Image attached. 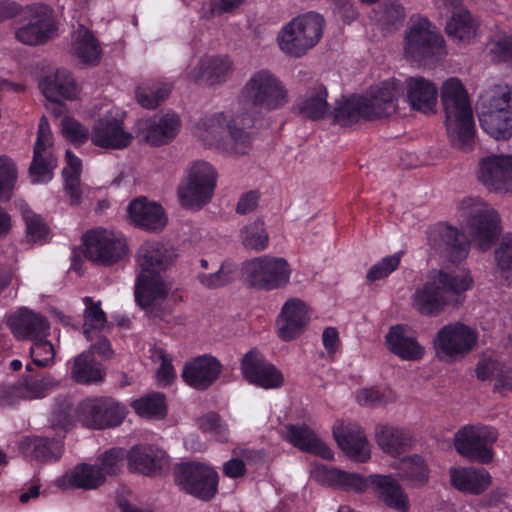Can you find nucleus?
Returning a JSON list of instances; mask_svg holds the SVG:
<instances>
[{"label": "nucleus", "mask_w": 512, "mask_h": 512, "mask_svg": "<svg viewBox=\"0 0 512 512\" xmlns=\"http://www.w3.org/2000/svg\"><path fill=\"white\" fill-rule=\"evenodd\" d=\"M385 339L388 349L402 360L417 361L424 356V347L407 326L391 327Z\"/></svg>", "instance_id": "33"}, {"label": "nucleus", "mask_w": 512, "mask_h": 512, "mask_svg": "<svg viewBox=\"0 0 512 512\" xmlns=\"http://www.w3.org/2000/svg\"><path fill=\"white\" fill-rule=\"evenodd\" d=\"M216 180L217 173L209 163L194 162L188 168L187 177L177 190L181 205L188 209H201L211 200Z\"/></svg>", "instance_id": "12"}, {"label": "nucleus", "mask_w": 512, "mask_h": 512, "mask_svg": "<svg viewBox=\"0 0 512 512\" xmlns=\"http://www.w3.org/2000/svg\"><path fill=\"white\" fill-rule=\"evenodd\" d=\"M39 86L49 101L73 100L78 94L75 81L66 70H57L55 73L47 75Z\"/></svg>", "instance_id": "39"}, {"label": "nucleus", "mask_w": 512, "mask_h": 512, "mask_svg": "<svg viewBox=\"0 0 512 512\" xmlns=\"http://www.w3.org/2000/svg\"><path fill=\"white\" fill-rule=\"evenodd\" d=\"M57 167V158L53 152V138L48 120L41 117L37 138L33 149V159L29 167V176L33 184L47 183L53 178Z\"/></svg>", "instance_id": "18"}, {"label": "nucleus", "mask_w": 512, "mask_h": 512, "mask_svg": "<svg viewBox=\"0 0 512 512\" xmlns=\"http://www.w3.org/2000/svg\"><path fill=\"white\" fill-rule=\"evenodd\" d=\"M400 261V252L384 257L370 268L367 273V279L373 282L387 277L398 268Z\"/></svg>", "instance_id": "62"}, {"label": "nucleus", "mask_w": 512, "mask_h": 512, "mask_svg": "<svg viewBox=\"0 0 512 512\" xmlns=\"http://www.w3.org/2000/svg\"><path fill=\"white\" fill-rule=\"evenodd\" d=\"M241 372L249 383L264 389H276L284 383L282 372L257 350H251L243 356Z\"/></svg>", "instance_id": "23"}, {"label": "nucleus", "mask_w": 512, "mask_h": 512, "mask_svg": "<svg viewBox=\"0 0 512 512\" xmlns=\"http://www.w3.org/2000/svg\"><path fill=\"white\" fill-rule=\"evenodd\" d=\"M369 481L376 497L385 506L398 512L409 511L408 495L392 475L374 474Z\"/></svg>", "instance_id": "31"}, {"label": "nucleus", "mask_w": 512, "mask_h": 512, "mask_svg": "<svg viewBox=\"0 0 512 512\" xmlns=\"http://www.w3.org/2000/svg\"><path fill=\"white\" fill-rule=\"evenodd\" d=\"M309 323V309L299 298L288 299L276 319L278 336L284 341L298 337Z\"/></svg>", "instance_id": "26"}, {"label": "nucleus", "mask_w": 512, "mask_h": 512, "mask_svg": "<svg viewBox=\"0 0 512 512\" xmlns=\"http://www.w3.org/2000/svg\"><path fill=\"white\" fill-rule=\"evenodd\" d=\"M254 118L229 112H213L202 116L195 125L194 134L205 145L221 148L233 154H245L250 147L251 127Z\"/></svg>", "instance_id": "2"}, {"label": "nucleus", "mask_w": 512, "mask_h": 512, "mask_svg": "<svg viewBox=\"0 0 512 512\" xmlns=\"http://www.w3.org/2000/svg\"><path fill=\"white\" fill-rule=\"evenodd\" d=\"M503 364L498 362L491 356L483 355L476 364L475 372L479 380H488L496 378V374L499 372Z\"/></svg>", "instance_id": "64"}, {"label": "nucleus", "mask_w": 512, "mask_h": 512, "mask_svg": "<svg viewBox=\"0 0 512 512\" xmlns=\"http://www.w3.org/2000/svg\"><path fill=\"white\" fill-rule=\"evenodd\" d=\"M60 382L51 374L28 375L15 384L0 387V402L11 405L20 399L34 400L47 396L59 386Z\"/></svg>", "instance_id": "20"}, {"label": "nucleus", "mask_w": 512, "mask_h": 512, "mask_svg": "<svg viewBox=\"0 0 512 512\" xmlns=\"http://www.w3.org/2000/svg\"><path fill=\"white\" fill-rule=\"evenodd\" d=\"M125 458V451L121 448H112L104 452L98 459V467L104 473L105 479L107 477L116 475L121 467Z\"/></svg>", "instance_id": "60"}, {"label": "nucleus", "mask_w": 512, "mask_h": 512, "mask_svg": "<svg viewBox=\"0 0 512 512\" xmlns=\"http://www.w3.org/2000/svg\"><path fill=\"white\" fill-rule=\"evenodd\" d=\"M240 98L257 112L281 109L289 101L286 86L268 69L252 73L241 90Z\"/></svg>", "instance_id": "8"}, {"label": "nucleus", "mask_w": 512, "mask_h": 512, "mask_svg": "<svg viewBox=\"0 0 512 512\" xmlns=\"http://www.w3.org/2000/svg\"><path fill=\"white\" fill-rule=\"evenodd\" d=\"M472 278L465 271L431 275L411 296L412 307L421 315L437 316L448 306L460 303V296L471 287Z\"/></svg>", "instance_id": "4"}, {"label": "nucleus", "mask_w": 512, "mask_h": 512, "mask_svg": "<svg viewBox=\"0 0 512 512\" xmlns=\"http://www.w3.org/2000/svg\"><path fill=\"white\" fill-rule=\"evenodd\" d=\"M104 374L100 363L96 362L93 357H90L89 353H81L74 359L71 376L77 383L91 384L101 382Z\"/></svg>", "instance_id": "47"}, {"label": "nucleus", "mask_w": 512, "mask_h": 512, "mask_svg": "<svg viewBox=\"0 0 512 512\" xmlns=\"http://www.w3.org/2000/svg\"><path fill=\"white\" fill-rule=\"evenodd\" d=\"M400 93V82L389 79L372 86L365 95L352 97L337 105L333 111L334 119L346 126L360 120L388 117L396 112Z\"/></svg>", "instance_id": "3"}, {"label": "nucleus", "mask_w": 512, "mask_h": 512, "mask_svg": "<svg viewBox=\"0 0 512 512\" xmlns=\"http://www.w3.org/2000/svg\"><path fill=\"white\" fill-rule=\"evenodd\" d=\"M72 50L82 62L90 65L98 63L101 54L98 41L83 25L72 34Z\"/></svg>", "instance_id": "44"}, {"label": "nucleus", "mask_w": 512, "mask_h": 512, "mask_svg": "<svg viewBox=\"0 0 512 512\" xmlns=\"http://www.w3.org/2000/svg\"><path fill=\"white\" fill-rule=\"evenodd\" d=\"M171 87L159 82H147L139 85L135 91V98L145 109H155L170 95Z\"/></svg>", "instance_id": "48"}, {"label": "nucleus", "mask_w": 512, "mask_h": 512, "mask_svg": "<svg viewBox=\"0 0 512 512\" xmlns=\"http://www.w3.org/2000/svg\"><path fill=\"white\" fill-rule=\"evenodd\" d=\"M428 242L432 249L447 256L452 262L465 258L468 253L466 236L445 224H437L429 229Z\"/></svg>", "instance_id": "25"}, {"label": "nucleus", "mask_w": 512, "mask_h": 512, "mask_svg": "<svg viewBox=\"0 0 512 512\" xmlns=\"http://www.w3.org/2000/svg\"><path fill=\"white\" fill-rule=\"evenodd\" d=\"M199 428L204 433H209L219 442H226L229 438V430L226 423L215 412H209L198 420Z\"/></svg>", "instance_id": "56"}, {"label": "nucleus", "mask_w": 512, "mask_h": 512, "mask_svg": "<svg viewBox=\"0 0 512 512\" xmlns=\"http://www.w3.org/2000/svg\"><path fill=\"white\" fill-rule=\"evenodd\" d=\"M319 481L347 491L362 492L368 487V480L356 473L321 467L316 473Z\"/></svg>", "instance_id": "42"}, {"label": "nucleus", "mask_w": 512, "mask_h": 512, "mask_svg": "<svg viewBox=\"0 0 512 512\" xmlns=\"http://www.w3.org/2000/svg\"><path fill=\"white\" fill-rule=\"evenodd\" d=\"M286 439L298 449L323 459H333L331 449L307 426L286 427Z\"/></svg>", "instance_id": "38"}, {"label": "nucleus", "mask_w": 512, "mask_h": 512, "mask_svg": "<svg viewBox=\"0 0 512 512\" xmlns=\"http://www.w3.org/2000/svg\"><path fill=\"white\" fill-rule=\"evenodd\" d=\"M393 466L399 471V477L412 487H421L428 482L427 464L418 455L405 457Z\"/></svg>", "instance_id": "46"}, {"label": "nucleus", "mask_w": 512, "mask_h": 512, "mask_svg": "<svg viewBox=\"0 0 512 512\" xmlns=\"http://www.w3.org/2000/svg\"><path fill=\"white\" fill-rule=\"evenodd\" d=\"M479 22L468 10L454 13L448 20L445 31L453 41L469 43L477 35Z\"/></svg>", "instance_id": "43"}, {"label": "nucleus", "mask_w": 512, "mask_h": 512, "mask_svg": "<svg viewBox=\"0 0 512 512\" xmlns=\"http://www.w3.org/2000/svg\"><path fill=\"white\" fill-rule=\"evenodd\" d=\"M477 179L491 192L512 191V154L489 155L478 163Z\"/></svg>", "instance_id": "21"}, {"label": "nucleus", "mask_w": 512, "mask_h": 512, "mask_svg": "<svg viewBox=\"0 0 512 512\" xmlns=\"http://www.w3.org/2000/svg\"><path fill=\"white\" fill-rule=\"evenodd\" d=\"M71 409L72 403L68 398L58 397L55 399L51 415V425L54 429L66 432L73 426Z\"/></svg>", "instance_id": "57"}, {"label": "nucleus", "mask_w": 512, "mask_h": 512, "mask_svg": "<svg viewBox=\"0 0 512 512\" xmlns=\"http://www.w3.org/2000/svg\"><path fill=\"white\" fill-rule=\"evenodd\" d=\"M497 268L507 283L512 281V234L502 237L498 247L494 251Z\"/></svg>", "instance_id": "55"}, {"label": "nucleus", "mask_w": 512, "mask_h": 512, "mask_svg": "<svg viewBox=\"0 0 512 512\" xmlns=\"http://www.w3.org/2000/svg\"><path fill=\"white\" fill-rule=\"evenodd\" d=\"M90 139L97 147L119 150L131 144L133 135L124 129L121 120L107 115L94 124Z\"/></svg>", "instance_id": "27"}, {"label": "nucleus", "mask_w": 512, "mask_h": 512, "mask_svg": "<svg viewBox=\"0 0 512 512\" xmlns=\"http://www.w3.org/2000/svg\"><path fill=\"white\" fill-rule=\"evenodd\" d=\"M83 302L86 306L83 315V333L88 341H92L93 334L100 333L108 327L107 319L100 307V302L95 303L90 297H85Z\"/></svg>", "instance_id": "49"}, {"label": "nucleus", "mask_w": 512, "mask_h": 512, "mask_svg": "<svg viewBox=\"0 0 512 512\" xmlns=\"http://www.w3.org/2000/svg\"><path fill=\"white\" fill-rule=\"evenodd\" d=\"M18 208L26 225V237L34 243H44L49 234V228L39 214H36L25 202H19Z\"/></svg>", "instance_id": "50"}, {"label": "nucleus", "mask_w": 512, "mask_h": 512, "mask_svg": "<svg viewBox=\"0 0 512 512\" xmlns=\"http://www.w3.org/2000/svg\"><path fill=\"white\" fill-rule=\"evenodd\" d=\"M150 358L155 364H159L157 368L158 381L166 386L169 385L175 378V371L171 364V358L167 353L159 347H154L150 350Z\"/></svg>", "instance_id": "59"}, {"label": "nucleus", "mask_w": 512, "mask_h": 512, "mask_svg": "<svg viewBox=\"0 0 512 512\" xmlns=\"http://www.w3.org/2000/svg\"><path fill=\"white\" fill-rule=\"evenodd\" d=\"M23 453L39 462L57 461L63 453L60 440L46 437H27L21 442Z\"/></svg>", "instance_id": "41"}, {"label": "nucleus", "mask_w": 512, "mask_h": 512, "mask_svg": "<svg viewBox=\"0 0 512 512\" xmlns=\"http://www.w3.org/2000/svg\"><path fill=\"white\" fill-rule=\"evenodd\" d=\"M456 216L478 248L486 251L500 233V219L490 205L478 197H466L457 206Z\"/></svg>", "instance_id": "6"}, {"label": "nucleus", "mask_w": 512, "mask_h": 512, "mask_svg": "<svg viewBox=\"0 0 512 512\" xmlns=\"http://www.w3.org/2000/svg\"><path fill=\"white\" fill-rule=\"evenodd\" d=\"M405 16L404 9L398 1H391L389 3H385L380 11L378 12V22L389 28L396 23H399L403 20Z\"/></svg>", "instance_id": "63"}, {"label": "nucleus", "mask_w": 512, "mask_h": 512, "mask_svg": "<svg viewBox=\"0 0 512 512\" xmlns=\"http://www.w3.org/2000/svg\"><path fill=\"white\" fill-rule=\"evenodd\" d=\"M375 440L379 448L391 456L404 453L411 444V436L408 431L390 425L377 426Z\"/></svg>", "instance_id": "40"}, {"label": "nucleus", "mask_w": 512, "mask_h": 512, "mask_svg": "<svg viewBox=\"0 0 512 512\" xmlns=\"http://www.w3.org/2000/svg\"><path fill=\"white\" fill-rule=\"evenodd\" d=\"M242 244L249 249L256 251L264 250L269 241L264 223L256 220L246 225L241 231Z\"/></svg>", "instance_id": "53"}, {"label": "nucleus", "mask_w": 512, "mask_h": 512, "mask_svg": "<svg viewBox=\"0 0 512 512\" xmlns=\"http://www.w3.org/2000/svg\"><path fill=\"white\" fill-rule=\"evenodd\" d=\"M478 333L470 326L456 322L444 325L433 339L436 357L455 362L467 356L477 345Z\"/></svg>", "instance_id": "13"}, {"label": "nucleus", "mask_w": 512, "mask_h": 512, "mask_svg": "<svg viewBox=\"0 0 512 512\" xmlns=\"http://www.w3.org/2000/svg\"><path fill=\"white\" fill-rule=\"evenodd\" d=\"M181 120L174 112L139 119L135 124V134L151 146L170 143L179 133Z\"/></svg>", "instance_id": "22"}, {"label": "nucleus", "mask_w": 512, "mask_h": 512, "mask_svg": "<svg viewBox=\"0 0 512 512\" xmlns=\"http://www.w3.org/2000/svg\"><path fill=\"white\" fill-rule=\"evenodd\" d=\"M7 325L20 339H40L49 335L48 320L39 313L21 308L7 319Z\"/></svg>", "instance_id": "30"}, {"label": "nucleus", "mask_w": 512, "mask_h": 512, "mask_svg": "<svg viewBox=\"0 0 512 512\" xmlns=\"http://www.w3.org/2000/svg\"><path fill=\"white\" fill-rule=\"evenodd\" d=\"M17 180V167L12 158L0 155V201L8 200Z\"/></svg>", "instance_id": "54"}, {"label": "nucleus", "mask_w": 512, "mask_h": 512, "mask_svg": "<svg viewBox=\"0 0 512 512\" xmlns=\"http://www.w3.org/2000/svg\"><path fill=\"white\" fill-rule=\"evenodd\" d=\"M232 71V63L227 56H207L199 61L191 73L196 82L214 85L225 82Z\"/></svg>", "instance_id": "36"}, {"label": "nucleus", "mask_w": 512, "mask_h": 512, "mask_svg": "<svg viewBox=\"0 0 512 512\" xmlns=\"http://www.w3.org/2000/svg\"><path fill=\"white\" fill-rule=\"evenodd\" d=\"M128 467L131 471L151 475L167 465L166 453L154 446L137 445L127 454Z\"/></svg>", "instance_id": "35"}, {"label": "nucleus", "mask_w": 512, "mask_h": 512, "mask_svg": "<svg viewBox=\"0 0 512 512\" xmlns=\"http://www.w3.org/2000/svg\"><path fill=\"white\" fill-rule=\"evenodd\" d=\"M222 370L220 362L212 356H200L185 364L182 378L186 384L197 390L209 388Z\"/></svg>", "instance_id": "29"}, {"label": "nucleus", "mask_w": 512, "mask_h": 512, "mask_svg": "<svg viewBox=\"0 0 512 512\" xmlns=\"http://www.w3.org/2000/svg\"><path fill=\"white\" fill-rule=\"evenodd\" d=\"M405 87L407 102L412 109L423 113L434 112L438 88L433 81L421 76L409 77Z\"/></svg>", "instance_id": "32"}, {"label": "nucleus", "mask_w": 512, "mask_h": 512, "mask_svg": "<svg viewBox=\"0 0 512 512\" xmlns=\"http://www.w3.org/2000/svg\"><path fill=\"white\" fill-rule=\"evenodd\" d=\"M406 58L416 62L434 61L446 55L443 37L426 18L414 15L409 19L403 41Z\"/></svg>", "instance_id": "9"}, {"label": "nucleus", "mask_w": 512, "mask_h": 512, "mask_svg": "<svg viewBox=\"0 0 512 512\" xmlns=\"http://www.w3.org/2000/svg\"><path fill=\"white\" fill-rule=\"evenodd\" d=\"M130 221L137 227L157 232L167 225V216L161 204L146 197L134 199L127 207Z\"/></svg>", "instance_id": "28"}, {"label": "nucleus", "mask_w": 512, "mask_h": 512, "mask_svg": "<svg viewBox=\"0 0 512 512\" xmlns=\"http://www.w3.org/2000/svg\"><path fill=\"white\" fill-rule=\"evenodd\" d=\"M34 339L30 348V354L33 362L40 367H47L53 364L55 351L53 345L45 339Z\"/></svg>", "instance_id": "61"}, {"label": "nucleus", "mask_w": 512, "mask_h": 512, "mask_svg": "<svg viewBox=\"0 0 512 512\" xmlns=\"http://www.w3.org/2000/svg\"><path fill=\"white\" fill-rule=\"evenodd\" d=\"M67 166L63 169L64 189L71 205H79L85 192L80 182L81 160L70 150L66 151Z\"/></svg>", "instance_id": "45"}, {"label": "nucleus", "mask_w": 512, "mask_h": 512, "mask_svg": "<svg viewBox=\"0 0 512 512\" xmlns=\"http://www.w3.org/2000/svg\"><path fill=\"white\" fill-rule=\"evenodd\" d=\"M326 98L327 91L324 87H317L309 91L299 103L300 113L313 120L323 118L328 111Z\"/></svg>", "instance_id": "51"}, {"label": "nucleus", "mask_w": 512, "mask_h": 512, "mask_svg": "<svg viewBox=\"0 0 512 512\" xmlns=\"http://www.w3.org/2000/svg\"><path fill=\"white\" fill-rule=\"evenodd\" d=\"M85 256L93 262L111 265L119 261L127 250L126 242L111 231L94 229L84 236Z\"/></svg>", "instance_id": "19"}, {"label": "nucleus", "mask_w": 512, "mask_h": 512, "mask_svg": "<svg viewBox=\"0 0 512 512\" xmlns=\"http://www.w3.org/2000/svg\"><path fill=\"white\" fill-rule=\"evenodd\" d=\"M480 126L497 140L512 137V87L496 86L481 95L478 103Z\"/></svg>", "instance_id": "7"}, {"label": "nucleus", "mask_w": 512, "mask_h": 512, "mask_svg": "<svg viewBox=\"0 0 512 512\" xmlns=\"http://www.w3.org/2000/svg\"><path fill=\"white\" fill-rule=\"evenodd\" d=\"M440 95L450 139L458 148L468 149L474 140L475 125L465 86L458 78H448Z\"/></svg>", "instance_id": "5"}, {"label": "nucleus", "mask_w": 512, "mask_h": 512, "mask_svg": "<svg viewBox=\"0 0 512 512\" xmlns=\"http://www.w3.org/2000/svg\"><path fill=\"white\" fill-rule=\"evenodd\" d=\"M243 276L247 284L257 290L272 291L290 283L291 267L283 257L263 255L243 263Z\"/></svg>", "instance_id": "11"}, {"label": "nucleus", "mask_w": 512, "mask_h": 512, "mask_svg": "<svg viewBox=\"0 0 512 512\" xmlns=\"http://www.w3.org/2000/svg\"><path fill=\"white\" fill-rule=\"evenodd\" d=\"M323 26V17L315 12L295 17L279 32L278 46L284 54L299 58L319 42Z\"/></svg>", "instance_id": "10"}, {"label": "nucleus", "mask_w": 512, "mask_h": 512, "mask_svg": "<svg viewBox=\"0 0 512 512\" xmlns=\"http://www.w3.org/2000/svg\"><path fill=\"white\" fill-rule=\"evenodd\" d=\"M235 276V267L232 264L223 263L220 268L214 273H202L199 274L198 279L200 283L208 288L215 289L222 287L231 281Z\"/></svg>", "instance_id": "58"}, {"label": "nucleus", "mask_w": 512, "mask_h": 512, "mask_svg": "<svg viewBox=\"0 0 512 512\" xmlns=\"http://www.w3.org/2000/svg\"><path fill=\"white\" fill-rule=\"evenodd\" d=\"M131 406L142 418L161 419L166 414L165 398L161 393H150L134 400Z\"/></svg>", "instance_id": "52"}, {"label": "nucleus", "mask_w": 512, "mask_h": 512, "mask_svg": "<svg viewBox=\"0 0 512 512\" xmlns=\"http://www.w3.org/2000/svg\"><path fill=\"white\" fill-rule=\"evenodd\" d=\"M105 482V475L101 472L98 465L82 463L59 478L57 485L63 488L94 490L102 486Z\"/></svg>", "instance_id": "37"}, {"label": "nucleus", "mask_w": 512, "mask_h": 512, "mask_svg": "<svg viewBox=\"0 0 512 512\" xmlns=\"http://www.w3.org/2000/svg\"><path fill=\"white\" fill-rule=\"evenodd\" d=\"M451 485L460 492L472 495L483 493L491 485V475L484 469L473 467H451Z\"/></svg>", "instance_id": "34"}, {"label": "nucleus", "mask_w": 512, "mask_h": 512, "mask_svg": "<svg viewBox=\"0 0 512 512\" xmlns=\"http://www.w3.org/2000/svg\"><path fill=\"white\" fill-rule=\"evenodd\" d=\"M497 432L489 426L466 425L457 431L454 438L456 451L466 459L488 463L493 458L492 446Z\"/></svg>", "instance_id": "15"}, {"label": "nucleus", "mask_w": 512, "mask_h": 512, "mask_svg": "<svg viewBox=\"0 0 512 512\" xmlns=\"http://www.w3.org/2000/svg\"><path fill=\"white\" fill-rule=\"evenodd\" d=\"M174 250L160 242H145L138 249L136 261L140 268L135 285V299L143 307H149L168 295L170 285L163 279L164 273L175 261Z\"/></svg>", "instance_id": "1"}, {"label": "nucleus", "mask_w": 512, "mask_h": 512, "mask_svg": "<svg viewBox=\"0 0 512 512\" xmlns=\"http://www.w3.org/2000/svg\"><path fill=\"white\" fill-rule=\"evenodd\" d=\"M175 481L185 492L202 500H210L217 493L218 474L210 466L198 463H182L175 467Z\"/></svg>", "instance_id": "16"}, {"label": "nucleus", "mask_w": 512, "mask_h": 512, "mask_svg": "<svg viewBox=\"0 0 512 512\" xmlns=\"http://www.w3.org/2000/svg\"><path fill=\"white\" fill-rule=\"evenodd\" d=\"M27 23L15 31V38L26 45H39L49 40L56 23L53 10L44 3L28 5L24 10Z\"/></svg>", "instance_id": "17"}, {"label": "nucleus", "mask_w": 512, "mask_h": 512, "mask_svg": "<svg viewBox=\"0 0 512 512\" xmlns=\"http://www.w3.org/2000/svg\"><path fill=\"white\" fill-rule=\"evenodd\" d=\"M333 436L340 449L351 459L366 462L370 458V444L358 424L337 421L333 426Z\"/></svg>", "instance_id": "24"}, {"label": "nucleus", "mask_w": 512, "mask_h": 512, "mask_svg": "<svg viewBox=\"0 0 512 512\" xmlns=\"http://www.w3.org/2000/svg\"><path fill=\"white\" fill-rule=\"evenodd\" d=\"M125 405L112 397H92L77 406V418L90 429H105L120 425L126 417Z\"/></svg>", "instance_id": "14"}]
</instances>
